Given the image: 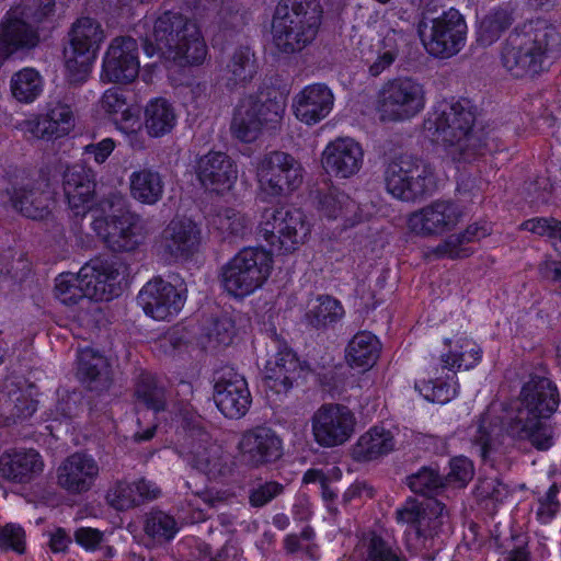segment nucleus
<instances>
[{
  "label": "nucleus",
  "instance_id": "1",
  "mask_svg": "<svg viewBox=\"0 0 561 561\" xmlns=\"http://www.w3.org/2000/svg\"><path fill=\"white\" fill-rule=\"evenodd\" d=\"M559 405L557 386L546 377L533 376L524 383L516 408L507 415L504 428L515 439L527 440L538 450L553 445V431L542 420L549 419Z\"/></svg>",
  "mask_w": 561,
  "mask_h": 561
},
{
  "label": "nucleus",
  "instance_id": "2",
  "mask_svg": "<svg viewBox=\"0 0 561 561\" xmlns=\"http://www.w3.org/2000/svg\"><path fill=\"white\" fill-rule=\"evenodd\" d=\"M474 115L459 101H442L428 115L424 128L443 142L454 160L472 162L491 151L488 133L474 129Z\"/></svg>",
  "mask_w": 561,
  "mask_h": 561
},
{
  "label": "nucleus",
  "instance_id": "3",
  "mask_svg": "<svg viewBox=\"0 0 561 561\" xmlns=\"http://www.w3.org/2000/svg\"><path fill=\"white\" fill-rule=\"evenodd\" d=\"M145 53L171 60L179 66L204 62L207 46L198 25L179 12L167 11L154 21L145 41Z\"/></svg>",
  "mask_w": 561,
  "mask_h": 561
},
{
  "label": "nucleus",
  "instance_id": "4",
  "mask_svg": "<svg viewBox=\"0 0 561 561\" xmlns=\"http://www.w3.org/2000/svg\"><path fill=\"white\" fill-rule=\"evenodd\" d=\"M561 49V35L545 20L530 21L516 27L505 39L501 60L516 78L534 76L546 58Z\"/></svg>",
  "mask_w": 561,
  "mask_h": 561
},
{
  "label": "nucleus",
  "instance_id": "5",
  "mask_svg": "<svg viewBox=\"0 0 561 561\" xmlns=\"http://www.w3.org/2000/svg\"><path fill=\"white\" fill-rule=\"evenodd\" d=\"M320 0H279L273 15V41L278 51L291 55L309 46L322 23Z\"/></svg>",
  "mask_w": 561,
  "mask_h": 561
},
{
  "label": "nucleus",
  "instance_id": "6",
  "mask_svg": "<svg viewBox=\"0 0 561 561\" xmlns=\"http://www.w3.org/2000/svg\"><path fill=\"white\" fill-rule=\"evenodd\" d=\"M273 267L272 253L261 247L244 248L224 267V288L234 297H244L261 287Z\"/></svg>",
  "mask_w": 561,
  "mask_h": 561
},
{
  "label": "nucleus",
  "instance_id": "7",
  "mask_svg": "<svg viewBox=\"0 0 561 561\" xmlns=\"http://www.w3.org/2000/svg\"><path fill=\"white\" fill-rule=\"evenodd\" d=\"M426 104L424 85L412 77L387 80L377 93L376 111L385 123H398L417 116Z\"/></svg>",
  "mask_w": 561,
  "mask_h": 561
},
{
  "label": "nucleus",
  "instance_id": "8",
  "mask_svg": "<svg viewBox=\"0 0 561 561\" xmlns=\"http://www.w3.org/2000/svg\"><path fill=\"white\" fill-rule=\"evenodd\" d=\"M69 47L65 49V67L70 83L87 81L92 62L105 38L102 25L95 19H77L68 33Z\"/></svg>",
  "mask_w": 561,
  "mask_h": 561
},
{
  "label": "nucleus",
  "instance_id": "9",
  "mask_svg": "<svg viewBox=\"0 0 561 561\" xmlns=\"http://www.w3.org/2000/svg\"><path fill=\"white\" fill-rule=\"evenodd\" d=\"M181 453L186 461L209 480H224L232 476L234 461L229 451L199 425L185 434Z\"/></svg>",
  "mask_w": 561,
  "mask_h": 561
},
{
  "label": "nucleus",
  "instance_id": "10",
  "mask_svg": "<svg viewBox=\"0 0 561 561\" xmlns=\"http://www.w3.org/2000/svg\"><path fill=\"white\" fill-rule=\"evenodd\" d=\"M284 112L285 103L282 100L268 98L263 93L247 95L234 108L230 130L239 140L252 142L263 128H276Z\"/></svg>",
  "mask_w": 561,
  "mask_h": 561
},
{
  "label": "nucleus",
  "instance_id": "11",
  "mask_svg": "<svg viewBox=\"0 0 561 561\" xmlns=\"http://www.w3.org/2000/svg\"><path fill=\"white\" fill-rule=\"evenodd\" d=\"M262 238L279 254L296 251L310 233L304 213L290 206L266 208L260 224Z\"/></svg>",
  "mask_w": 561,
  "mask_h": 561
},
{
  "label": "nucleus",
  "instance_id": "12",
  "mask_svg": "<svg viewBox=\"0 0 561 561\" xmlns=\"http://www.w3.org/2000/svg\"><path fill=\"white\" fill-rule=\"evenodd\" d=\"M385 182L393 197L405 202L421 198L436 188L432 168L411 154H400L388 163Z\"/></svg>",
  "mask_w": 561,
  "mask_h": 561
},
{
  "label": "nucleus",
  "instance_id": "13",
  "mask_svg": "<svg viewBox=\"0 0 561 561\" xmlns=\"http://www.w3.org/2000/svg\"><path fill=\"white\" fill-rule=\"evenodd\" d=\"M417 31L426 51L437 58H451L466 45V20L453 8L432 19L430 23L421 21Z\"/></svg>",
  "mask_w": 561,
  "mask_h": 561
},
{
  "label": "nucleus",
  "instance_id": "14",
  "mask_svg": "<svg viewBox=\"0 0 561 561\" xmlns=\"http://www.w3.org/2000/svg\"><path fill=\"white\" fill-rule=\"evenodd\" d=\"M256 178L264 194L277 197L299 187L302 183V168L289 153L272 151L259 161Z\"/></svg>",
  "mask_w": 561,
  "mask_h": 561
},
{
  "label": "nucleus",
  "instance_id": "15",
  "mask_svg": "<svg viewBox=\"0 0 561 561\" xmlns=\"http://www.w3.org/2000/svg\"><path fill=\"white\" fill-rule=\"evenodd\" d=\"M356 417L343 404L324 403L311 416L314 442L323 448L344 445L355 433Z\"/></svg>",
  "mask_w": 561,
  "mask_h": 561
},
{
  "label": "nucleus",
  "instance_id": "16",
  "mask_svg": "<svg viewBox=\"0 0 561 561\" xmlns=\"http://www.w3.org/2000/svg\"><path fill=\"white\" fill-rule=\"evenodd\" d=\"M4 192L12 207L26 218L42 220L50 214V191L46 184L31 178L25 171H16Z\"/></svg>",
  "mask_w": 561,
  "mask_h": 561
},
{
  "label": "nucleus",
  "instance_id": "17",
  "mask_svg": "<svg viewBox=\"0 0 561 561\" xmlns=\"http://www.w3.org/2000/svg\"><path fill=\"white\" fill-rule=\"evenodd\" d=\"M139 69L137 41L130 36L113 38L103 58L101 79L127 84L138 77Z\"/></svg>",
  "mask_w": 561,
  "mask_h": 561
},
{
  "label": "nucleus",
  "instance_id": "18",
  "mask_svg": "<svg viewBox=\"0 0 561 561\" xmlns=\"http://www.w3.org/2000/svg\"><path fill=\"white\" fill-rule=\"evenodd\" d=\"M105 224V231H99L107 248L114 252L135 251L148 234L146 221L136 213L114 214L111 219L95 221L96 229Z\"/></svg>",
  "mask_w": 561,
  "mask_h": 561
},
{
  "label": "nucleus",
  "instance_id": "19",
  "mask_svg": "<svg viewBox=\"0 0 561 561\" xmlns=\"http://www.w3.org/2000/svg\"><path fill=\"white\" fill-rule=\"evenodd\" d=\"M461 216L458 205L438 199L412 213L408 218V228L416 236L436 237L453 230Z\"/></svg>",
  "mask_w": 561,
  "mask_h": 561
},
{
  "label": "nucleus",
  "instance_id": "20",
  "mask_svg": "<svg viewBox=\"0 0 561 561\" xmlns=\"http://www.w3.org/2000/svg\"><path fill=\"white\" fill-rule=\"evenodd\" d=\"M241 461L249 468L275 462L282 456V439L266 426L244 431L237 445Z\"/></svg>",
  "mask_w": 561,
  "mask_h": 561
},
{
  "label": "nucleus",
  "instance_id": "21",
  "mask_svg": "<svg viewBox=\"0 0 561 561\" xmlns=\"http://www.w3.org/2000/svg\"><path fill=\"white\" fill-rule=\"evenodd\" d=\"M202 241V230L186 217L173 218L162 230L159 239L161 253L172 260L188 259Z\"/></svg>",
  "mask_w": 561,
  "mask_h": 561
},
{
  "label": "nucleus",
  "instance_id": "22",
  "mask_svg": "<svg viewBox=\"0 0 561 561\" xmlns=\"http://www.w3.org/2000/svg\"><path fill=\"white\" fill-rule=\"evenodd\" d=\"M123 264L116 260L94 257L78 272L87 298L111 300L116 295L117 278Z\"/></svg>",
  "mask_w": 561,
  "mask_h": 561
},
{
  "label": "nucleus",
  "instance_id": "23",
  "mask_svg": "<svg viewBox=\"0 0 561 561\" xmlns=\"http://www.w3.org/2000/svg\"><path fill=\"white\" fill-rule=\"evenodd\" d=\"M99 472V463L91 455L77 451L57 468V484L69 494H82L92 489Z\"/></svg>",
  "mask_w": 561,
  "mask_h": 561
},
{
  "label": "nucleus",
  "instance_id": "24",
  "mask_svg": "<svg viewBox=\"0 0 561 561\" xmlns=\"http://www.w3.org/2000/svg\"><path fill=\"white\" fill-rule=\"evenodd\" d=\"M364 163L362 145L351 137H339L330 141L322 152L325 172L339 179L357 174Z\"/></svg>",
  "mask_w": 561,
  "mask_h": 561
},
{
  "label": "nucleus",
  "instance_id": "25",
  "mask_svg": "<svg viewBox=\"0 0 561 561\" xmlns=\"http://www.w3.org/2000/svg\"><path fill=\"white\" fill-rule=\"evenodd\" d=\"M137 302L147 316L156 320H168L178 314L183 306L178 289L160 277L146 283L137 296Z\"/></svg>",
  "mask_w": 561,
  "mask_h": 561
},
{
  "label": "nucleus",
  "instance_id": "26",
  "mask_svg": "<svg viewBox=\"0 0 561 561\" xmlns=\"http://www.w3.org/2000/svg\"><path fill=\"white\" fill-rule=\"evenodd\" d=\"M197 176L205 188L224 193L236 183L238 168L227 153L210 151L199 159Z\"/></svg>",
  "mask_w": 561,
  "mask_h": 561
},
{
  "label": "nucleus",
  "instance_id": "27",
  "mask_svg": "<svg viewBox=\"0 0 561 561\" xmlns=\"http://www.w3.org/2000/svg\"><path fill=\"white\" fill-rule=\"evenodd\" d=\"M257 72V61L249 46H237L227 51L219 68V82L228 90L244 88Z\"/></svg>",
  "mask_w": 561,
  "mask_h": 561
},
{
  "label": "nucleus",
  "instance_id": "28",
  "mask_svg": "<svg viewBox=\"0 0 561 561\" xmlns=\"http://www.w3.org/2000/svg\"><path fill=\"white\" fill-rule=\"evenodd\" d=\"M214 401L226 417L239 420L244 416L252 402L244 377L231 374L220 379L215 385Z\"/></svg>",
  "mask_w": 561,
  "mask_h": 561
},
{
  "label": "nucleus",
  "instance_id": "29",
  "mask_svg": "<svg viewBox=\"0 0 561 561\" xmlns=\"http://www.w3.org/2000/svg\"><path fill=\"white\" fill-rule=\"evenodd\" d=\"M64 193L75 216H84L91 208L95 194L92 170L81 164L68 167L62 176Z\"/></svg>",
  "mask_w": 561,
  "mask_h": 561
},
{
  "label": "nucleus",
  "instance_id": "30",
  "mask_svg": "<svg viewBox=\"0 0 561 561\" xmlns=\"http://www.w3.org/2000/svg\"><path fill=\"white\" fill-rule=\"evenodd\" d=\"M333 104L334 95L329 87L323 83H314L304 88L294 98L293 107L300 122L313 125L330 114Z\"/></svg>",
  "mask_w": 561,
  "mask_h": 561
},
{
  "label": "nucleus",
  "instance_id": "31",
  "mask_svg": "<svg viewBox=\"0 0 561 561\" xmlns=\"http://www.w3.org/2000/svg\"><path fill=\"white\" fill-rule=\"evenodd\" d=\"M44 470L39 453L30 449H10L0 456V477L13 483H28Z\"/></svg>",
  "mask_w": 561,
  "mask_h": 561
},
{
  "label": "nucleus",
  "instance_id": "32",
  "mask_svg": "<svg viewBox=\"0 0 561 561\" xmlns=\"http://www.w3.org/2000/svg\"><path fill=\"white\" fill-rule=\"evenodd\" d=\"M39 42L36 27L10 10L0 24V64L18 50L32 49Z\"/></svg>",
  "mask_w": 561,
  "mask_h": 561
},
{
  "label": "nucleus",
  "instance_id": "33",
  "mask_svg": "<svg viewBox=\"0 0 561 561\" xmlns=\"http://www.w3.org/2000/svg\"><path fill=\"white\" fill-rule=\"evenodd\" d=\"M300 364L291 351L284 350L271 358L265 366L264 382L276 393H286L299 377Z\"/></svg>",
  "mask_w": 561,
  "mask_h": 561
},
{
  "label": "nucleus",
  "instance_id": "34",
  "mask_svg": "<svg viewBox=\"0 0 561 561\" xmlns=\"http://www.w3.org/2000/svg\"><path fill=\"white\" fill-rule=\"evenodd\" d=\"M392 433L383 427L374 426L359 436L352 447V457L359 462L376 460L394 449Z\"/></svg>",
  "mask_w": 561,
  "mask_h": 561
},
{
  "label": "nucleus",
  "instance_id": "35",
  "mask_svg": "<svg viewBox=\"0 0 561 561\" xmlns=\"http://www.w3.org/2000/svg\"><path fill=\"white\" fill-rule=\"evenodd\" d=\"M130 196L145 205H154L163 196L164 181L158 171L141 169L129 176Z\"/></svg>",
  "mask_w": 561,
  "mask_h": 561
},
{
  "label": "nucleus",
  "instance_id": "36",
  "mask_svg": "<svg viewBox=\"0 0 561 561\" xmlns=\"http://www.w3.org/2000/svg\"><path fill=\"white\" fill-rule=\"evenodd\" d=\"M344 314L340 300L329 295H319L309 301L305 320L310 327L324 330L342 320Z\"/></svg>",
  "mask_w": 561,
  "mask_h": 561
},
{
  "label": "nucleus",
  "instance_id": "37",
  "mask_svg": "<svg viewBox=\"0 0 561 561\" xmlns=\"http://www.w3.org/2000/svg\"><path fill=\"white\" fill-rule=\"evenodd\" d=\"M473 428L471 442L482 459L488 460L502 445V427L497 422V417L491 415L490 412H485L480 415Z\"/></svg>",
  "mask_w": 561,
  "mask_h": 561
},
{
  "label": "nucleus",
  "instance_id": "38",
  "mask_svg": "<svg viewBox=\"0 0 561 561\" xmlns=\"http://www.w3.org/2000/svg\"><path fill=\"white\" fill-rule=\"evenodd\" d=\"M482 351L472 340L461 337L456 341L455 347L448 353L442 354L435 362L444 371L453 373L455 369H470L481 359Z\"/></svg>",
  "mask_w": 561,
  "mask_h": 561
},
{
  "label": "nucleus",
  "instance_id": "39",
  "mask_svg": "<svg viewBox=\"0 0 561 561\" xmlns=\"http://www.w3.org/2000/svg\"><path fill=\"white\" fill-rule=\"evenodd\" d=\"M380 343L369 332H358L348 342L346 360L352 367L368 369L375 365L379 357Z\"/></svg>",
  "mask_w": 561,
  "mask_h": 561
},
{
  "label": "nucleus",
  "instance_id": "40",
  "mask_svg": "<svg viewBox=\"0 0 561 561\" xmlns=\"http://www.w3.org/2000/svg\"><path fill=\"white\" fill-rule=\"evenodd\" d=\"M176 124L174 107L165 99L151 100L145 107V128L151 137L170 133Z\"/></svg>",
  "mask_w": 561,
  "mask_h": 561
},
{
  "label": "nucleus",
  "instance_id": "41",
  "mask_svg": "<svg viewBox=\"0 0 561 561\" xmlns=\"http://www.w3.org/2000/svg\"><path fill=\"white\" fill-rule=\"evenodd\" d=\"M78 376L92 389L98 388L92 383H100L105 387L108 382L107 359L93 348L81 350L78 355Z\"/></svg>",
  "mask_w": 561,
  "mask_h": 561
},
{
  "label": "nucleus",
  "instance_id": "42",
  "mask_svg": "<svg viewBox=\"0 0 561 561\" xmlns=\"http://www.w3.org/2000/svg\"><path fill=\"white\" fill-rule=\"evenodd\" d=\"M134 396L137 403L160 412L164 411L168 402L165 387L151 374L142 373L135 382Z\"/></svg>",
  "mask_w": 561,
  "mask_h": 561
},
{
  "label": "nucleus",
  "instance_id": "43",
  "mask_svg": "<svg viewBox=\"0 0 561 561\" xmlns=\"http://www.w3.org/2000/svg\"><path fill=\"white\" fill-rule=\"evenodd\" d=\"M100 107L115 124H121L122 129L135 130L139 126L138 118L129 110L124 93L115 88L103 93Z\"/></svg>",
  "mask_w": 561,
  "mask_h": 561
},
{
  "label": "nucleus",
  "instance_id": "44",
  "mask_svg": "<svg viewBox=\"0 0 561 561\" xmlns=\"http://www.w3.org/2000/svg\"><path fill=\"white\" fill-rule=\"evenodd\" d=\"M211 228L222 239L243 238L250 228V220L239 210L221 207L210 219Z\"/></svg>",
  "mask_w": 561,
  "mask_h": 561
},
{
  "label": "nucleus",
  "instance_id": "45",
  "mask_svg": "<svg viewBox=\"0 0 561 561\" xmlns=\"http://www.w3.org/2000/svg\"><path fill=\"white\" fill-rule=\"evenodd\" d=\"M43 78L33 68H24L15 72L10 80L12 96L20 103H32L43 92Z\"/></svg>",
  "mask_w": 561,
  "mask_h": 561
},
{
  "label": "nucleus",
  "instance_id": "46",
  "mask_svg": "<svg viewBox=\"0 0 561 561\" xmlns=\"http://www.w3.org/2000/svg\"><path fill=\"white\" fill-rule=\"evenodd\" d=\"M428 374L432 378L427 381L416 382L415 389L428 401L448 402L456 394L455 388L444 381V379L449 378V373H443L440 365L434 362Z\"/></svg>",
  "mask_w": 561,
  "mask_h": 561
},
{
  "label": "nucleus",
  "instance_id": "47",
  "mask_svg": "<svg viewBox=\"0 0 561 561\" xmlns=\"http://www.w3.org/2000/svg\"><path fill=\"white\" fill-rule=\"evenodd\" d=\"M513 23V11L506 7H499L490 11L480 22L478 39L483 45H491L500 38Z\"/></svg>",
  "mask_w": 561,
  "mask_h": 561
},
{
  "label": "nucleus",
  "instance_id": "48",
  "mask_svg": "<svg viewBox=\"0 0 561 561\" xmlns=\"http://www.w3.org/2000/svg\"><path fill=\"white\" fill-rule=\"evenodd\" d=\"M202 331L210 347L226 346L232 342L234 336V320L228 313L211 316L204 321Z\"/></svg>",
  "mask_w": 561,
  "mask_h": 561
},
{
  "label": "nucleus",
  "instance_id": "49",
  "mask_svg": "<svg viewBox=\"0 0 561 561\" xmlns=\"http://www.w3.org/2000/svg\"><path fill=\"white\" fill-rule=\"evenodd\" d=\"M43 116L53 139L61 138L75 128V114L66 103H49Z\"/></svg>",
  "mask_w": 561,
  "mask_h": 561
},
{
  "label": "nucleus",
  "instance_id": "50",
  "mask_svg": "<svg viewBox=\"0 0 561 561\" xmlns=\"http://www.w3.org/2000/svg\"><path fill=\"white\" fill-rule=\"evenodd\" d=\"M145 534L157 542L171 540L179 531L178 522L162 511H150L144 522Z\"/></svg>",
  "mask_w": 561,
  "mask_h": 561
},
{
  "label": "nucleus",
  "instance_id": "51",
  "mask_svg": "<svg viewBox=\"0 0 561 561\" xmlns=\"http://www.w3.org/2000/svg\"><path fill=\"white\" fill-rule=\"evenodd\" d=\"M357 209L356 203L344 192L330 190L319 198V210L329 219L345 218Z\"/></svg>",
  "mask_w": 561,
  "mask_h": 561
},
{
  "label": "nucleus",
  "instance_id": "52",
  "mask_svg": "<svg viewBox=\"0 0 561 561\" xmlns=\"http://www.w3.org/2000/svg\"><path fill=\"white\" fill-rule=\"evenodd\" d=\"M407 484L413 493L424 496L437 495L446 485L445 478L432 467H423L409 476Z\"/></svg>",
  "mask_w": 561,
  "mask_h": 561
},
{
  "label": "nucleus",
  "instance_id": "53",
  "mask_svg": "<svg viewBox=\"0 0 561 561\" xmlns=\"http://www.w3.org/2000/svg\"><path fill=\"white\" fill-rule=\"evenodd\" d=\"M55 0H22L15 8L11 9L15 16L22 18L34 27L49 22L55 13Z\"/></svg>",
  "mask_w": 561,
  "mask_h": 561
},
{
  "label": "nucleus",
  "instance_id": "54",
  "mask_svg": "<svg viewBox=\"0 0 561 561\" xmlns=\"http://www.w3.org/2000/svg\"><path fill=\"white\" fill-rule=\"evenodd\" d=\"M363 561H408L401 549L378 535L364 542Z\"/></svg>",
  "mask_w": 561,
  "mask_h": 561
},
{
  "label": "nucleus",
  "instance_id": "55",
  "mask_svg": "<svg viewBox=\"0 0 561 561\" xmlns=\"http://www.w3.org/2000/svg\"><path fill=\"white\" fill-rule=\"evenodd\" d=\"M55 296L64 305L72 306L82 298H87V293L79 278V274L61 273L55 279Z\"/></svg>",
  "mask_w": 561,
  "mask_h": 561
},
{
  "label": "nucleus",
  "instance_id": "56",
  "mask_svg": "<svg viewBox=\"0 0 561 561\" xmlns=\"http://www.w3.org/2000/svg\"><path fill=\"white\" fill-rule=\"evenodd\" d=\"M399 55L398 33L390 31L386 34L380 43L377 57L369 66V73L373 77H378L387 70L397 59Z\"/></svg>",
  "mask_w": 561,
  "mask_h": 561
},
{
  "label": "nucleus",
  "instance_id": "57",
  "mask_svg": "<svg viewBox=\"0 0 561 561\" xmlns=\"http://www.w3.org/2000/svg\"><path fill=\"white\" fill-rule=\"evenodd\" d=\"M215 24L221 31L239 30L244 25V16L236 0H222L215 16Z\"/></svg>",
  "mask_w": 561,
  "mask_h": 561
},
{
  "label": "nucleus",
  "instance_id": "58",
  "mask_svg": "<svg viewBox=\"0 0 561 561\" xmlns=\"http://www.w3.org/2000/svg\"><path fill=\"white\" fill-rule=\"evenodd\" d=\"M471 253V249L468 247V243L463 241L460 233L450 234L431 251V254L436 259L448 257L453 260L467 257Z\"/></svg>",
  "mask_w": 561,
  "mask_h": 561
},
{
  "label": "nucleus",
  "instance_id": "59",
  "mask_svg": "<svg viewBox=\"0 0 561 561\" xmlns=\"http://www.w3.org/2000/svg\"><path fill=\"white\" fill-rule=\"evenodd\" d=\"M476 492L480 500L500 503L510 494V488L497 477H485L479 480Z\"/></svg>",
  "mask_w": 561,
  "mask_h": 561
},
{
  "label": "nucleus",
  "instance_id": "60",
  "mask_svg": "<svg viewBox=\"0 0 561 561\" xmlns=\"http://www.w3.org/2000/svg\"><path fill=\"white\" fill-rule=\"evenodd\" d=\"M133 490L126 480L115 482L106 493V502L117 511H127L135 507Z\"/></svg>",
  "mask_w": 561,
  "mask_h": 561
},
{
  "label": "nucleus",
  "instance_id": "61",
  "mask_svg": "<svg viewBox=\"0 0 561 561\" xmlns=\"http://www.w3.org/2000/svg\"><path fill=\"white\" fill-rule=\"evenodd\" d=\"M15 128L22 133L23 137L28 140H53L43 114H35L28 118L19 122Z\"/></svg>",
  "mask_w": 561,
  "mask_h": 561
},
{
  "label": "nucleus",
  "instance_id": "62",
  "mask_svg": "<svg viewBox=\"0 0 561 561\" xmlns=\"http://www.w3.org/2000/svg\"><path fill=\"white\" fill-rule=\"evenodd\" d=\"M0 549L13 550L20 554L25 551V531L16 524L0 526Z\"/></svg>",
  "mask_w": 561,
  "mask_h": 561
},
{
  "label": "nucleus",
  "instance_id": "63",
  "mask_svg": "<svg viewBox=\"0 0 561 561\" xmlns=\"http://www.w3.org/2000/svg\"><path fill=\"white\" fill-rule=\"evenodd\" d=\"M398 519L411 526V533L416 537L422 536V526L426 519V512L419 503L408 502L397 511Z\"/></svg>",
  "mask_w": 561,
  "mask_h": 561
},
{
  "label": "nucleus",
  "instance_id": "64",
  "mask_svg": "<svg viewBox=\"0 0 561 561\" xmlns=\"http://www.w3.org/2000/svg\"><path fill=\"white\" fill-rule=\"evenodd\" d=\"M473 474V465L467 457H455L450 460V471L445 478V483L453 482L462 488L472 480Z\"/></svg>",
  "mask_w": 561,
  "mask_h": 561
}]
</instances>
